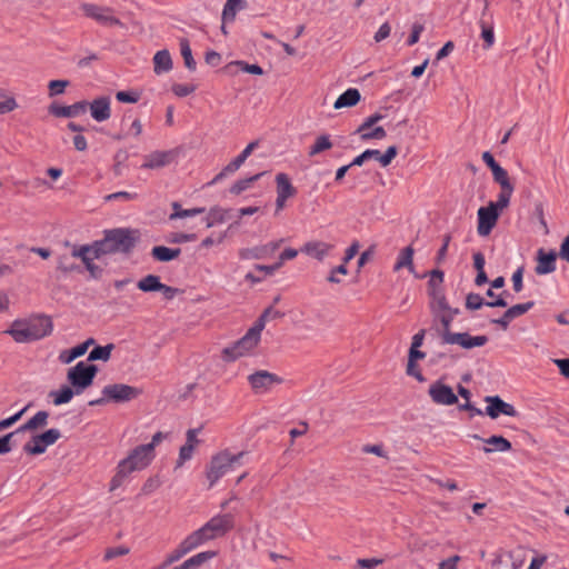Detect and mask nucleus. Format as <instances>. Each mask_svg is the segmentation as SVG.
<instances>
[{
  "label": "nucleus",
  "mask_w": 569,
  "mask_h": 569,
  "mask_svg": "<svg viewBox=\"0 0 569 569\" xmlns=\"http://www.w3.org/2000/svg\"><path fill=\"white\" fill-rule=\"evenodd\" d=\"M47 447L39 440V435L33 436L32 439L23 446L24 452L29 455H41L46 451Z\"/></svg>",
  "instance_id": "45"
},
{
  "label": "nucleus",
  "mask_w": 569,
  "mask_h": 569,
  "mask_svg": "<svg viewBox=\"0 0 569 569\" xmlns=\"http://www.w3.org/2000/svg\"><path fill=\"white\" fill-rule=\"evenodd\" d=\"M89 102L86 100L78 101L71 106H60L58 103H51L49 106V113L54 117L74 118L87 111Z\"/></svg>",
  "instance_id": "21"
},
{
  "label": "nucleus",
  "mask_w": 569,
  "mask_h": 569,
  "mask_svg": "<svg viewBox=\"0 0 569 569\" xmlns=\"http://www.w3.org/2000/svg\"><path fill=\"white\" fill-rule=\"evenodd\" d=\"M442 340L445 343L458 345L465 349L481 347L487 343V336H470L467 332H451L445 329L442 332Z\"/></svg>",
  "instance_id": "11"
},
{
  "label": "nucleus",
  "mask_w": 569,
  "mask_h": 569,
  "mask_svg": "<svg viewBox=\"0 0 569 569\" xmlns=\"http://www.w3.org/2000/svg\"><path fill=\"white\" fill-rule=\"evenodd\" d=\"M153 458L154 452H152V446L141 445L134 448L120 463H122V468H127L130 472H133L148 467Z\"/></svg>",
  "instance_id": "10"
},
{
  "label": "nucleus",
  "mask_w": 569,
  "mask_h": 569,
  "mask_svg": "<svg viewBox=\"0 0 569 569\" xmlns=\"http://www.w3.org/2000/svg\"><path fill=\"white\" fill-rule=\"evenodd\" d=\"M508 301H506L502 297H498L493 301H486L479 293L470 292L466 297V308L469 310H479L482 307H507Z\"/></svg>",
  "instance_id": "23"
},
{
  "label": "nucleus",
  "mask_w": 569,
  "mask_h": 569,
  "mask_svg": "<svg viewBox=\"0 0 569 569\" xmlns=\"http://www.w3.org/2000/svg\"><path fill=\"white\" fill-rule=\"evenodd\" d=\"M196 548H198V545L194 542L192 537L190 535H188L179 543V546L168 555L164 565L168 566V565H171V563L178 561L180 558H182L184 555L189 553L190 551H192Z\"/></svg>",
  "instance_id": "26"
},
{
  "label": "nucleus",
  "mask_w": 569,
  "mask_h": 569,
  "mask_svg": "<svg viewBox=\"0 0 569 569\" xmlns=\"http://www.w3.org/2000/svg\"><path fill=\"white\" fill-rule=\"evenodd\" d=\"M483 11H482V17L479 21V24L481 27V38L483 40V44H482V48L485 50H488L490 49L493 43H495V32H493V27L492 24L488 23L486 20H485V17L487 14V10H488V7H489V3L487 0H483Z\"/></svg>",
  "instance_id": "27"
},
{
  "label": "nucleus",
  "mask_w": 569,
  "mask_h": 569,
  "mask_svg": "<svg viewBox=\"0 0 569 569\" xmlns=\"http://www.w3.org/2000/svg\"><path fill=\"white\" fill-rule=\"evenodd\" d=\"M111 100L108 96H101L89 102L90 114L97 122H103L111 117Z\"/></svg>",
  "instance_id": "20"
},
{
  "label": "nucleus",
  "mask_w": 569,
  "mask_h": 569,
  "mask_svg": "<svg viewBox=\"0 0 569 569\" xmlns=\"http://www.w3.org/2000/svg\"><path fill=\"white\" fill-rule=\"evenodd\" d=\"M131 472L127 468H122V463L119 462L117 467V473L113 476V478L110 481V490L113 491L118 487H120L123 482V479L130 475Z\"/></svg>",
  "instance_id": "46"
},
{
  "label": "nucleus",
  "mask_w": 569,
  "mask_h": 569,
  "mask_svg": "<svg viewBox=\"0 0 569 569\" xmlns=\"http://www.w3.org/2000/svg\"><path fill=\"white\" fill-rule=\"evenodd\" d=\"M48 412L47 411H38L32 418H30L24 425L19 427L16 431L17 433L23 432L27 430H36L38 428H42L48 422Z\"/></svg>",
  "instance_id": "34"
},
{
  "label": "nucleus",
  "mask_w": 569,
  "mask_h": 569,
  "mask_svg": "<svg viewBox=\"0 0 569 569\" xmlns=\"http://www.w3.org/2000/svg\"><path fill=\"white\" fill-rule=\"evenodd\" d=\"M244 456V451L232 453L229 450H222L213 455L206 468L209 488H212L223 476L232 471L236 467L241 466Z\"/></svg>",
  "instance_id": "2"
},
{
  "label": "nucleus",
  "mask_w": 569,
  "mask_h": 569,
  "mask_svg": "<svg viewBox=\"0 0 569 569\" xmlns=\"http://www.w3.org/2000/svg\"><path fill=\"white\" fill-rule=\"evenodd\" d=\"M180 51H181V56L184 61V66L190 71H194L197 63L192 57V52H191V48H190V43H189L188 39H186V38L180 39Z\"/></svg>",
  "instance_id": "41"
},
{
  "label": "nucleus",
  "mask_w": 569,
  "mask_h": 569,
  "mask_svg": "<svg viewBox=\"0 0 569 569\" xmlns=\"http://www.w3.org/2000/svg\"><path fill=\"white\" fill-rule=\"evenodd\" d=\"M263 173L260 172V173H257V174H253L249 178H246V179H240L238 181H236L231 187H230V192L232 194H240L242 193L243 191H246L247 189H249L251 187V184L253 182H256L257 180L260 179V177L262 176Z\"/></svg>",
  "instance_id": "40"
},
{
  "label": "nucleus",
  "mask_w": 569,
  "mask_h": 569,
  "mask_svg": "<svg viewBox=\"0 0 569 569\" xmlns=\"http://www.w3.org/2000/svg\"><path fill=\"white\" fill-rule=\"evenodd\" d=\"M533 301H528L525 303H518L510 308H508L501 317H499L497 320H511L518 317L523 316L528 310H530L533 307Z\"/></svg>",
  "instance_id": "37"
},
{
  "label": "nucleus",
  "mask_w": 569,
  "mask_h": 569,
  "mask_svg": "<svg viewBox=\"0 0 569 569\" xmlns=\"http://www.w3.org/2000/svg\"><path fill=\"white\" fill-rule=\"evenodd\" d=\"M258 147V141L250 142L239 156H237L231 162H229L210 182L209 184H214L222 180L226 176L236 172L247 160V158L252 153V151Z\"/></svg>",
  "instance_id": "16"
},
{
  "label": "nucleus",
  "mask_w": 569,
  "mask_h": 569,
  "mask_svg": "<svg viewBox=\"0 0 569 569\" xmlns=\"http://www.w3.org/2000/svg\"><path fill=\"white\" fill-rule=\"evenodd\" d=\"M379 156V150L377 149H367L361 154L353 158V160L350 162V166H362L367 160L369 159H376Z\"/></svg>",
  "instance_id": "47"
},
{
  "label": "nucleus",
  "mask_w": 569,
  "mask_h": 569,
  "mask_svg": "<svg viewBox=\"0 0 569 569\" xmlns=\"http://www.w3.org/2000/svg\"><path fill=\"white\" fill-rule=\"evenodd\" d=\"M332 148V142L328 134L319 136L315 143L310 147L308 151L309 157H315L316 154L329 150Z\"/></svg>",
  "instance_id": "39"
},
{
  "label": "nucleus",
  "mask_w": 569,
  "mask_h": 569,
  "mask_svg": "<svg viewBox=\"0 0 569 569\" xmlns=\"http://www.w3.org/2000/svg\"><path fill=\"white\" fill-rule=\"evenodd\" d=\"M176 158L173 150L154 151L146 156V161L141 166L143 169H159L170 164Z\"/></svg>",
  "instance_id": "22"
},
{
  "label": "nucleus",
  "mask_w": 569,
  "mask_h": 569,
  "mask_svg": "<svg viewBox=\"0 0 569 569\" xmlns=\"http://www.w3.org/2000/svg\"><path fill=\"white\" fill-rule=\"evenodd\" d=\"M248 382L256 395H264L274 386L281 385L283 379L267 370H258L248 376Z\"/></svg>",
  "instance_id": "9"
},
{
  "label": "nucleus",
  "mask_w": 569,
  "mask_h": 569,
  "mask_svg": "<svg viewBox=\"0 0 569 569\" xmlns=\"http://www.w3.org/2000/svg\"><path fill=\"white\" fill-rule=\"evenodd\" d=\"M233 528V517L229 513L212 517L201 528L190 533L194 542L199 546L207 541L224 536Z\"/></svg>",
  "instance_id": "3"
},
{
  "label": "nucleus",
  "mask_w": 569,
  "mask_h": 569,
  "mask_svg": "<svg viewBox=\"0 0 569 569\" xmlns=\"http://www.w3.org/2000/svg\"><path fill=\"white\" fill-rule=\"evenodd\" d=\"M138 288L143 292L159 291L162 288L159 276L148 274L138 282Z\"/></svg>",
  "instance_id": "38"
},
{
  "label": "nucleus",
  "mask_w": 569,
  "mask_h": 569,
  "mask_svg": "<svg viewBox=\"0 0 569 569\" xmlns=\"http://www.w3.org/2000/svg\"><path fill=\"white\" fill-rule=\"evenodd\" d=\"M74 393V390H72L70 387L64 386L59 391L51 392V396L53 397V403L56 406H60L63 403H68L72 399Z\"/></svg>",
  "instance_id": "43"
},
{
  "label": "nucleus",
  "mask_w": 569,
  "mask_h": 569,
  "mask_svg": "<svg viewBox=\"0 0 569 569\" xmlns=\"http://www.w3.org/2000/svg\"><path fill=\"white\" fill-rule=\"evenodd\" d=\"M61 437V432L59 429H49L43 433L39 435V440L46 446L49 447L58 441Z\"/></svg>",
  "instance_id": "48"
},
{
  "label": "nucleus",
  "mask_w": 569,
  "mask_h": 569,
  "mask_svg": "<svg viewBox=\"0 0 569 569\" xmlns=\"http://www.w3.org/2000/svg\"><path fill=\"white\" fill-rule=\"evenodd\" d=\"M127 159H128L127 151L120 150V151H118L116 153V156H114V164H113V172H114V174L117 177L122 174L123 163L127 161Z\"/></svg>",
  "instance_id": "56"
},
{
  "label": "nucleus",
  "mask_w": 569,
  "mask_h": 569,
  "mask_svg": "<svg viewBox=\"0 0 569 569\" xmlns=\"http://www.w3.org/2000/svg\"><path fill=\"white\" fill-rule=\"evenodd\" d=\"M508 206L500 204V199L497 201H490L488 206L480 207L478 210V227L477 231L479 236H488L497 224L500 216V211Z\"/></svg>",
  "instance_id": "8"
},
{
  "label": "nucleus",
  "mask_w": 569,
  "mask_h": 569,
  "mask_svg": "<svg viewBox=\"0 0 569 569\" xmlns=\"http://www.w3.org/2000/svg\"><path fill=\"white\" fill-rule=\"evenodd\" d=\"M232 64L239 67L242 71L251 73V74H256V76L263 74V69L259 64H249L248 62H244V61H234L230 66H232Z\"/></svg>",
  "instance_id": "55"
},
{
  "label": "nucleus",
  "mask_w": 569,
  "mask_h": 569,
  "mask_svg": "<svg viewBox=\"0 0 569 569\" xmlns=\"http://www.w3.org/2000/svg\"><path fill=\"white\" fill-rule=\"evenodd\" d=\"M428 393L437 405L451 406L458 402V398L453 393L452 389L440 381L432 383L429 387Z\"/></svg>",
  "instance_id": "17"
},
{
  "label": "nucleus",
  "mask_w": 569,
  "mask_h": 569,
  "mask_svg": "<svg viewBox=\"0 0 569 569\" xmlns=\"http://www.w3.org/2000/svg\"><path fill=\"white\" fill-rule=\"evenodd\" d=\"M398 153V149L396 146H390L383 154L379 151V156L377 160L381 163L382 167H387L391 163V161L396 158Z\"/></svg>",
  "instance_id": "54"
},
{
  "label": "nucleus",
  "mask_w": 569,
  "mask_h": 569,
  "mask_svg": "<svg viewBox=\"0 0 569 569\" xmlns=\"http://www.w3.org/2000/svg\"><path fill=\"white\" fill-rule=\"evenodd\" d=\"M263 329L264 322H257L241 339L222 350V359L230 362L249 355L258 346Z\"/></svg>",
  "instance_id": "5"
},
{
  "label": "nucleus",
  "mask_w": 569,
  "mask_h": 569,
  "mask_svg": "<svg viewBox=\"0 0 569 569\" xmlns=\"http://www.w3.org/2000/svg\"><path fill=\"white\" fill-rule=\"evenodd\" d=\"M127 553H129V548H127L124 546H119V547H116V548H109V549H107V551L104 553V560L109 561V560H112L116 557L124 556Z\"/></svg>",
  "instance_id": "60"
},
{
  "label": "nucleus",
  "mask_w": 569,
  "mask_h": 569,
  "mask_svg": "<svg viewBox=\"0 0 569 569\" xmlns=\"http://www.w3.org/2000/svg\"><path fill=\"white\" fill-rule=\"evenodd\" d=\"M213 557H216L214 551L199 552V553L190 557L189 559H187L184 562H182L178 567H179V569H194V568L203 565L206 561L212 559Z\"/></svg>",
  "instance_id": "36"
},
{
  "label": "nucleus",
  "mask_w": 569,
  "mask_h": 569,
  "mask_svg": "<svg viewBox=\"0 0 569 569\" xmlns=\"http://www.w3.org/2000/svg\"><path fill=\"white\" fill-rule=\"evenodd\" d=\"M172 69V59L168 50L158 51L153 57V70L157 74L169 72Z\"/></svg>",
  "instance_id": "30"
},
{
  "label": "nucleus",
  "mask_w": 569,
  "mask_h": 569,
  "mask_svg": "<svg viewBox=\"0 0 569 569\" xmlns=\"http://www.w3.org/2000/svg\"><path fill=\"white\" fill-rule=\"evenodd\" d=\"M204 211H206V208H203V207H198V208H192V209H183V210H180L177 212H172L169 216V219L176 220V219H180V218L194 217V216L203 213Z\"/></svg>",
  "instance_id": "50"
},
{
  "label": "nucleus",
  "mask_w": 569,
  "mask_h": 569,
  "mask_svg": "<svg viewBox=\"0 0 569 569\" xmlns=\"http://www.w3.org/2000/svg\"><path fill=\"white\" fill-rule=\"evenodd\" d=\"M181 253L180 248H168L164 246H156L151 250V256L154 260L161 262H169L178 258Z\"/></svg>",
  "instance_id": "32"
},
{
  "label": "nucleus",
  "mask_w": 569,
  "mask_h": 569,
  "mask_svg": "<svg viewBox=\"0 0 569 569\" xmlns=\"http://www.w3.org/2000/svg\"><path fill=\"white\" fill-rule=\"evenodd\" d=\"M246 7V0H227L222 11V22H232L239 10Z\"/></svg>",
  "instance_id": "35"
},
{
  "label": "nucleus",
  "mask_w": 569,
  "mask_h": 569,
  "mask_svg": "<svg viewBox=\"0 0 569 569\" xmlns=\"http://www.w3.org/2000/svg\"><path fill=\"white\" fill-rule=\"evenodd\" d=\"M523 267H519L512 274V284H513V290L516 292H520L523 288V284H522V278H523Z\"/></svg>",
  "instance_id": "63"
},
{
  "label": "nucleus",
  "mask_w": 569,
  "mask_h": 569,
  "mask_svg": "<svg viewBox=\"0 0 569 569\" xmlns=\"http://www.w3.org/2000/svg\"><path fill=\"white\" fill-rule=\"evenodd\" d=\"M52 322H12L3 332L18 343H28L50 335Z\"/></svg>",
  "instance_id": "4"
},
{
  "label": "nucleus",
  "mask_w": 569,
  "mask_h": 569,
  "mask_svg": "<svg viewBox=\"0 0 569 569\" xmlns=\"http://www.w3.org/2000/svg\"><path fill=\"white\" fill-rule=\"evenodd\" d=\"M413 253H415V250L411 246L403 248L399 253V257L393 267V270L398 271L402 268H408L410 272H413V270H415L413 261H412Z\"/></svg>",
  "instance_id": "33"
},
{
  "label": "nucleus",
  "mask_w": 569,
  "mask_h": 569,
  "mask_svg": "<svg viewBox=\"0 0 569 569\" xmlns=\"http://www.w3.org/2000/svg\"><path fill=\"white\" fill-rule=\"evenodd\" d=\"M491 172L493 181L500 186V192L498 194L500 204L509 206L511 196L515 191V187L510 182L507 170L499 164L493 170H491Z\"/></svg>",
  "instance_id": "14"
},
{
  "label": "nucleus",
  "mask_w": 569,
  "mask_h": 569,
  "mask_svg": "<svg viewBox=\"0 0 569 569\" xmlns=\"http://www.w3.org/2000/svg\"><path fill=\"white\" fill-rule=\"evenodd\" d=\"M428 292L431 299L437 298L438 295H445L442 282H438V280L430 278L428 281Z\"/></svg>",
  "instance_id": "59"
},
{
  "label": "nucleus",
  "mask_w": 569,
  "mask_h": 569,
  "mask_svg": "<svg viewBox=\"0 0 569 569\" xmlns=\"http://www.w3.org/2000/svg\"><path fill=\"white\" fill-rule=\"evenodd\" d=\"M475 439L481 440L485 443L482 448L483 452H507L511 449V442L502 436H491L487 439L481 438L478 435L472 436Z\"/></svg>",
  "instance_id": "24"
},
{
  "label": "nucleus",
  "mask_w": 569,
  "mask_h": 569,
  "mask_svg": "<svg viewBox=\"0 0 569 569\" xmlns=\"http://www.w3.org/2000/svg\"><path fill=\"white\" fill-rule=\"evenodd\" d=\"M209 212H210L211 218H212L217 223H222V222H224L228 218H230L231 209H224V208H221V207L214 206V207H212V208L209 210Z\"/></svg>",
  "instance_id": "49"
},
{
  "label": "nucleus",
  "mask_w": 569,
  "mask_h": 569,
  "mask_svg": "<svg viewBox=\"0 0 569 569\" xmlns=\"http://www.w3.org/2000/svg\"><path fill=\"white\" fill-rule=\"evenodd\" d=\"M286 316H287L286 312L270 306L262 311V313L258 317L257 320H260V321L274 320L278 318H283Z\"/></svg>",
  "instance_id": "52"
},
{
  "label": "nucleus",
  "mask_w": 569,
  "mask_h": 569,
  "mask_svg": "<svg viewBox=\"0 0 569 569\" xmlns=\"http://www.w3.org/2000/svg\"><path fill=\"white\" fill-rule=\"evenodd\" d=\"M81 10L87 17L94 19L103 26L112 27L122 24L118 18L111 14L112 10L110 8L92 3H82Z\"/></svg>",
  "instance_id": "12"
},
{
  "label": "nucleus",
  "mask_w": 569,
  "mask_h": 569,
  "mask_svg": "<svg viewBox=\"0 0 569 569\" xmlns=\"http://www.w3.org/2000/svg\"><path fill=\"white\" fill-rule=\"evenodd\" d=\"M483 400L487 403L485 412L491 419H497L500 415L508 417L518 416L516 408L511 403L503 401L499 396H486Z\"/></svg>",
  "instance_id": "13"
},
{
  "label": "nucleus",
  "mask_w": 569,
  "mask_h": 569,
  "mask_svg": "<svg viewBox=\"0 0 569 569\" xmlns=\"http://www.w3.org/2000/svg\"><path fill=\"white\" fill-rule=\"evenodd\" d=\"M140 395V391L129 385L113 383L107 385L102 389V397L89 402L90 406L102 405L107 401L113 402H127L136 399Z\"/></svg>",
  "instance_id": "6"
},
{
  "label": "nucleus",
  "mask_w": 569,
  "mask_h": 569,
  "mask_svg": "<svg viewBox=\"0 0 569 569\" xmlns=\"http://www.w3.org/2000/svg\"><path fill=\"white\" fill-rule=\"evenodd\" d=\"M69 86L68 80H51L49 82V96L54 97L63 93L64 89Z\"/></svg>",
  "instance_id": "53"
},
{
  "label": "nucleus",
  "mask_w": 569,
  "mask_h": 569,
  "mask_svg": "<svg viewBox=\"0 0 569 569\" xmlns=\"http://www.w3.org/2000/svg\"><path fill=\"white\" fill-rule=\"evenodd\" d=\"M382 563V559L370 558V559H358L357 565L360 569H375L377 566Z\"/></svg>",
  "instance_id": "64"
},
{
  "label": "nucleus",
  "mask_w": 569,
  "mask_h": 569,
  "mask_svg": "<svg viewBox=\"0 0 569 569\" xmlns=\"http://www.w3.org/2000/svg\"><path fill=\"white\" fill-rule=\"evenodd\" d=\"M385 118V116L380 112H376L368 118L358 127L356 130V133L361 134V139L363 141L372 140V139H383L387 133L386 130L382 127H376L371 131H367L371 127H375L376 123L381 121Z\"/></svg>",
  "instance_id": "15"
},
{
  "label": "nucleus",
  "mask_w": 569,
  "mask_h": 569,
  "mask_svg": "<svg viewBox=\"0 0 569 569\" xmlns=\"http://www.w3.org/2000/svg\"><path fill=\"white\" fill-rule=\"evenodd\" d=\"M194 448L191 445H183L179 451V458L177 461V467H181L186 461L192 458Z\"/></svg>",
  "instance_id": "57"
},
{
  "label": "nucleus",
  "mask_w": 569,
  "mask_h": 569,
  "mask_svg": "<svg viewBox=\"0 0 569 569\" xmlns=\"http://www.w3.org/2000/svg\"><path fill=\"white\" fill-rule=\"evenodd\" d=\"M197 239L196 233H184V232H176L172 234L171 242L172 243H184L194 241Z\"/></svg>",
  "instance_id": "62"
},
{
  "label": "nucleus",
  "mask_w": 569,
  "mask_h": 569,
  "mask_svg": "<svg viewBox=\"0 0 569 569\" xmlns=\"http://www.w3.org/2000/svg\"><path fill=\"white\" fill-rule=\"evenodd\" d=\"M111 350H112V345H108L104 347L98 346L90 351L88 360L89 361H96V360L107 361L110 358Z\"/></svg>",
  "instance_id": "44"
},
{
  "label": "nucleus",
  "mask_w": 569,
  "mask_h": 569,
  "mask_svg": "<svg viewBox=\"0 0 569 569\" xmlns=\"http://www.w3.org/2000/svg\"><path fill=\"white\" fill-rule=\"evenodd\" d=\"M116 98L119 102L122 103H136L140 99V93L137 91H118L116 93Z\"/></svg>",
  "instance_id": "51"
},
{
  "label": "nucleus",
  "mask_w": 569,
  "mask_h": 569,
  "mask_svg": "<svg viewBox=\"0 0 569 569\" xmlns=\"http://www.w3.org/2000/svg\"><path fill=\"white\" fill-rule=\"evenodd\" d=\"M425 27L421 23H413L411 33L407 40L408 46H413L419 41L420 34L423 31Z\"/></svg>",
  "instance_id": "61"
},
{
  "label": "nucleus",
  "mask_w": 569,
  "mask_h": 569,
  "mask_svg": "<svg viewBox=\"0 0 569 569\" xmlns=\"http://www.w3.org/2000/svg\"><path fill=\"white\" fill-rule=\"evenodd\" d=\"M196 90V87L192 86V84H182V83H174L172 86V92L177 96V97H187L189 96L190 93H192L193 91Z\"/></svg>",
  "instance_id": "58"
},
{
  "label": "nucleus",
  "mask_w": 569,
  "mask_h": 569,
  "mask_svg": "<svg viewBox=\"0 0 569 569\" xmlns=\"http://www.w3.org/2000/svg\"><path fill=\"white\" fill-rule=\"evenodd\" d=\"M103 238L94 241V257L101 258L107 254H130L140 240V232L137 229L114 228L104 230Z\"/></svg>",
  "instance_id": "1"
},
{
  "label": "nucleus",
  "mask_w": 569,
  "mask_h": 569,
  "mask_svg": "<svg viewBox=\"0 0 569 569\" xmlns=\"http://www.w3.org/2000/svg\"><path fill=\"white\" fill-rule=\"evenodd\" d=\"M538 264L535 268L537 274H547L556 270L557 253L552 250L546 252L542 248L538 250Z\"/></svg>",
  "instance_id": "25"
},
{
  "label": "nucleus",
  "mask_w": 569,
  "mask_h": 569,
  "mask_svg": "<svg viewBox=\"0 0 569 569\" xmlns=\"http://www.w3.org/2000/svg\"><path fill=\"white\" fill-rule=\"evenodd\" d=\"M281 242L282 240H279L253 248H243L239 251V257L243 260L264 259L271 257L279 249Z\"/></svg>",
  "instance_id": "19"
},
{
  "label": "nucleus",
  "mask_w": 569,
  "mask_h": 569,
  "mask_svg": "<svg viewBox=\"0 0 569 569\" xmlns=\"http://www.w3.org/2000/svg\"><path fill=\"white\" fill-rule=\"evenodd\" d=\"M277 194L287 199L296 196L297 189L292 186L287 173L280 172L276 176Z\"/></svg>",
  "instance_id": "31"
},
{
  "label": "nucleus",
  "mask_w": 569,
  "mask_h": 569,
  "mask_svg": "<svg viewBox=\"0 0 569 569\" xmlns=\"http://www.w3.org/2000/svg\"><path fill=\"white\" fill-rule=\"evenodd\" d=\"M436 320H452L460 313V309L449 306L445 295H438L430 301Z\"/></svg>",
  "instance_id": "18"
},
{
  "label": "nucleus",
  "mask_w": 569,
  "mask_h": 569,
  "mask_svg": "<svg viewBox=\"0 0 569 569\" xmlns=\"http://www.w3.org/2000/svg\"><path fill=\"white\" fill-rule=\"evenodd\" d=\"M97 371L98 368L94 365L80 361L69 369L67 378L74 388L76 393L79 395L92 385Z\"/></svg>",
  "instance_id": "7"
},
{
  "label": "nucleus",
  "mask_w": 569,
  "mask_h": 569,
  "mask_svg": "<svg viewBox=\"0 0 569 569\" xmlns=\"http://www.w3.org/2000/svg\"><path fill=\"white\" fill-rule=\"evenodd\" d=\"M361 99L360 91L356 88H349L341 93L333 103L335 109L350 108L356 106Z\"/></svg>",
  "instance_id": "28"
},
{
  "label": "nucleus",
  "mask_w": 569,
  "mask_h": 569,
  "mask_svg": "<svg viewBox=\"0 0 569 569\" xmlns=\"http://www.w3.org/2000/svg\"><path fill=\"white\" fill-rule=\"evenodd\" d=\"M331 249L332 246L329 243L322 241H310L303 246L301 251L318 260H322Z\"/></svg>",
  "instance_id": "29"
},
{
  "label": "nucleus",
  "mask_w": 569,
  "mask_h": 569,
  "mask_svg": "<svg viewBox=\"0 0 569 569\" xmlns=\"http://www.w3.org/2000/svg\"><path fill=\"white\" fill-rule=\"evenodd\" d=\"M94 242L92 244L74 247L72 250V256L74 258H80L81 261L86 263L90 259H98L97 257H94Z\"/></svg>",
  "instance_id": "42"
}]
</instances>
